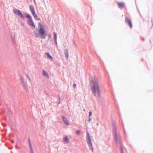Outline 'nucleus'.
Instances as JSON below:
<instances>
[{
	"mask_svg": "<svg viewBox=\"0 0 153 153\" xmlns=\"http://www.w3.org/2000/svg\"><path fill=\"white\" fill-rule=\"evenodd\" d=\"M76 134H79L80 133V131L78 130H77L76 131Z\"/></svg>",
	"mask_w": 153,
	"mask_h": 153,
	"instance_id": "obj_19",
	"label": "nucleus"
},
{
	"mask_svg": "<svg viewBox=\"0 0 153 153\" xmlns=\"http://www.w3.org/2000/svg\"><path fill=\"white\" fill-rule=\"evenodd\" d=\"M25 15L26 16V17L28 19H29V20L27 21L28 24L32 26L33 27H35V25L32 21V19L30 16L28 14H25Z\"/></svg>",
	"mask_w": 153,
	"mask_h": 153,
	"instance_id": "obj_4",
	"label": "nucleus"
},
{
	"mask_svg": "<svg viewBox=\"0 0 153 153\" xmlns=\"http://www.w3.org/2000/svg\"><path fill=\"white\" fill-rule=\"evenodd\" d=\"M26 76H27V77L28 78V79L29 81L30 82H31V79L30 78V77H29V75L28 74H26Z\"/></svg>",
	"mask_w": 153,
	"mask_h": 153,
	"instance_id": "obj_18",
	"label": "nucleus"
},
{
	"mask_svg": "<svg viewBox=\"0 0 153 153\" xmlns=\"http://www.w3.org/2000/svg\"><path fill=\"white\" fill-rule=\"evenodd\" d=\"M30 8L31 13L36 20H39V19L38 18V17L35 12L33 7L32 5L30 6Z\"/></svg>",
	"mask_w": 153,
	"mask_h": 153,
	"instance_id": "obj_5",
	"label": "nucleus"
},
{
	"mask_svg": "<svg viewBox=\"0 0 153 153\" xmlns=\"http://www.w3.org/2000/svg\"><path fill=\"white\" fill-rule=\"evenodd\" d=\"M92 115V113H91V111H90V112H89V117H90V116H91Z\"/></svg>",
	"mask_w": 153,
	"mask_h": 153,
	"instance_id": "obj_22",
	"label": "nucleus"
},
{
	"mask_svg": "<svg viewBox=\"0 0 153 153\" xmlns=\"http://www.w3.org/2000/svg\"><path fill=\"white\" fill-rule=\"evenodd\" d=\"M38 32L40 35V37L41 39H45L46 34L44 28L42 27H40L38 31Z\"/></svg>",
	"mask_w": 153,
	"mask_h": 153,
	"instance_id": "obj_3",
	"label": "nucleus"
},
{
	"mask_svg": "<svg viewBox=\"0 0 153 153\" xmlns=\"http://www.w3.org/2000/svg\"><path fill=\"white\" fill-rule=\"evenodd\" d=\"M36 37H37V38L39 36V35L37 33H36Z\"/></svg>",
	"mask_w": 153,
	"mask_h": 153,
	"instance_id": "obj_21",
	"label": "nucleus"
},
{
	"mask_svg": "<svg viewBox=\"0 0 153 153\" xmlns=\"http://www.w3.org/2000/svg\"><path fill=\"white\" fill-rule=\"evenodd\" d=\"M13 12L15 14L19 16L22 18H24L22 12L19 10L15 9H14L13 10Z\"/></svg>",
	"mask_w": 153,
	"mask_h": 153,
	"instance_id": "obj_6",
	"label": "nucleus"
},
{
	"mask_svg": "<svg viewBox=\"0 0 153 153\" xmlns=\"http://www.w3.org/2000/svg\"><path fill=\"white\" fill-rule=\"evenodd\" d=\"M117 4H118V7L120 9H122L125 7V5L123 3L118 2H117Z\"/></svg>",
	"mask_w": 153,
	"mask_h": 153,
	"instance_id": "obj_9",
	"label": "nucleus"
},
{
	"mask_svg": "<svg viewBox=\"0 0 153 153\" xmlns=\"http://www.w3.org/2000/svg\"><path fill=\"white\" fill-rule=\"evenodd\" d=\"M63 141L65 143H68L69 142V139L67 136L65 137L63 139Z\"/></svg>",
	"mask_w": 153,
	"mask_h": 153,
	"instance_id": "obj_12",
	"label": "nucleus"
},
{
	"mask_svg": "<svg viewBox=\"0 0 153 153\" xmlns=\"http://www.w3.org/2000/svg\"><path fill=\"white\" fill-rule=\"evenodd\" d=\"M90 120H91V118H90V117H89V120H88L90 122Z\"/></svg>",
	"mask_w": 153,
	"mask_h": 153,
	"instance_id": "obj_25",
	"label": "nucleus"
},
{
	"mask_svg": "<svg viewBox=\"0 0 153 153\" xmlns=\"http://www.w3.org/2000/svg\"><path fill=\"white\" fill-rule=\"evenodd\" d=\"M42 71L43 75L46 77L47 78H48L49 76L47 72L44 70H43Z\"/></svg>",
	"mask_w": 153,
	"mask_h": 153,
	"instance_id": "obj_13",
	"label": "nucleus"
},
{
	"mask_svg": "<svg viewBox=\"0 0 153 153\" xmlns=\"http://www.w3.org/2000/svg\"><path fill=\"white\" fill-rule=\"evenodd\" d=\"M114 138L116 140L117 143H118L120 145H121V143L120 141V136L119 135H118L116 132L114 133Z\"/></svg>",
	"mask_w": 153,
	"mask_h": 153,
	"instance_id": "obj_7",
	"label": "nucleus"
},
{
	"mask_svg": "<svg viewBox=\"0 0 153 153\" xmlns=\"http://www.w3.org/2000/svg\"><path fill=\"white\" fill-rule=\"evenodd\" d=\"M53 34L54 37V40L56 42V33L55 32H54Z\"/></svg>",
	"mask_w": 153,
	"mask_h": 153,
	"instance_id": "obj_15",
	"label": "nucleus"
},
{
	"mask_svg": "<svg viewBox=\"0 0 153 153\" xmlns=\"http://www.w3.org/2000/svg\"><path fill=\"white\" fill-rule=\"evenodd\" d=\"M76 84H73V87L74 88H76Z\"/></svg>",
	"mask_w": 153,
	"mask_h": 153,
	"instance_id": "obj_23",
	"label": "nucleus"
},
{
	"mask_svg": "<svg viewBox=\"0 0 153 153\" xmlns=\"http://www.w3.org/2000/svg\"><path fill=\"white\" fill-rule=\"evenodd\" d=\"M29 145H30V148L31 150V152L32 151H33L32 148V146L30 143H29Z\"/></svg>",
	"mask_w": 153,
	"mask_h": 153,
	"instance_id": "obj_20",
	"label": "nucleus"
},
{
	"mask_svg": "<svg viewBox=\"0 0 153 153\" xmlns=\"http://www.w3.org/2000/svg\"><path fill=\"white\" fill-rule=\"evenodd\" d=\"M90 83L92 93L96 97H100V88L97 79L94 77L91 81Z\"/></svg>",
	"mask_w": 153,
	"mask_h": 153,
	"instance_id": "obj_1",
	"label": "nucleus"
},
{
	"mask_svg": "<svg viewBox=\"0 0 153 153\" xmlns=\"http://www.w3.org/2000/svg\"><path fill=\"white\" fill-rule=\"evenodd\" d=\"M46 54L48 56L49 58H50L51 59H53L52 56L50 55L48 53H46Z\"/></svg>",
	"mask_w": 153,
	"mask_h": 153,
	"instance_id": "obj_17",
	"label": "nucleus"
},
{
	"mask_svg": "<svg viewBox=\"0 0 153 153\" xmlns=\"http://www.w3.org/2000/svg\"><path fill=\"white\" fill-rule=\"evenodd\" d=\"M22 85L24 89L26 91H27L28 88L27 87V85L25 83H22Z\"/></svg>",
	"mask_w": 153,
	"mask_h": 153,
	"instance_id": "obj_11",
	"label": "nucleus"
},
{
	"mask_svg": "<svg viewBox=\"0 0 153 153\" xmlns=\"http://www.w3.org/2000/svg\"><path fill=\"white\" fill-rule=\"evenodd\" d=\"M31 153H33V151H32V152H31Z\"/></svg>",
	"mask_w": 153,
	"mask_h": 153,
	"instance_id": "obj_27",
	"label": "nucleus"
},
{
	"mask_svg": "<svg viewBox=\"0 0 153 153\" xmlns=\"http://www.w3.org/2000/svg\"><path fill=\"white\" fill-rule=\"evenodd\" d=\"M87 142L88 145L92 151H93L92 143L91 141V139L90 135L88 133H87Z\"/></svg>",
	"mask_w": 153,
	"mask_h": 153,
	"instance_id": "obj_2",
	"label": "nucleus"
},
{
	"mask_svg": "<svg viewBox=\"0 0 153 153\" xmlns=\"http://www.w3.org/2000/svg\"><path fill=\"white\" fill-rule=\"evenodd\" d=\"M125 22L130 26L131 28L133 26L131 21L129 19H128L127 17H125Z\"/></svg>",
	"mask_w": 153,
	"mask_h": 153,
	"instance_id": "obj_8",
	"label": "nucleus"
},
{
	"mask_svg": "<svg viewBox=\"0 0 153 153\" xmlns=\"http://www.w3.org/2000/svg\"><path fill=\"white\" fill-rule=\"evenodd\" d=\"M11 142H12V143H14V141L13 140H12Z\"/></svg>",
	"mask_w": 153,
	"mask_h": 153,
	"instance_id": "obj_26",
	"label": "nucleus"
},
{
	"mask_svg": "<svg viewBox=\"0 0 153 153\" xmlns=\"http://www.w3.org/2000/svg\"><path fill=\"white\" fill-rule=\"evenodd\" d=\"M62 118H63V120L64 123L66 125H69L68 122V120H67V119H66V118L64 117H62Z\"/></svg>",
	"mask_w": 153,
	"mask_h": 153,
	"instance_id": "obj_10",
	"label": "nucleus"
},
{
	"mask_svg": "<svg viewBox=\"0 0 153 153\" xmlns=\"http://www.w3.org/2000/svg\"><path fill=\"white\" fill-rule=\"evenodd\" d=\"M65 56L67 59L68 58V52L67 51L65 53Z\"/></svg>",
	"mask_w": 153,
	"mask_h": 153,
	"instance_id": "obj_16",
	"label": "nucleus"
},
{
	"mask_svg": "<svg viewBox=\"0 0 153 153\" xmlns=\"http://www.w3.org/2000/svg\"><path fill=\"white\" fill-rule=\"evenodd\" d=\"M121 153H123V151L122 149H121Z\"/></svg>",
	"mask_w": 153,
	"mask_h": 153,
	"instance_id": "obj_24",
	"label": "nucleus"
},
{
	"mask_svg": "<svg viewBox=\"0 0 153 153\" xmlns=\"http://www.w3.org/2000/svg\"><path fill=\"white\" fill-rule=\"evenodd\" d=\"M20 80L22 84L25 83L24 79L22 76H20Z\"/></svg>",
	"mask_w": 153,
	"mask_h": 153,
	"instance_id": "obj_14",
	"label": "nucleus"
}]
</instances>
